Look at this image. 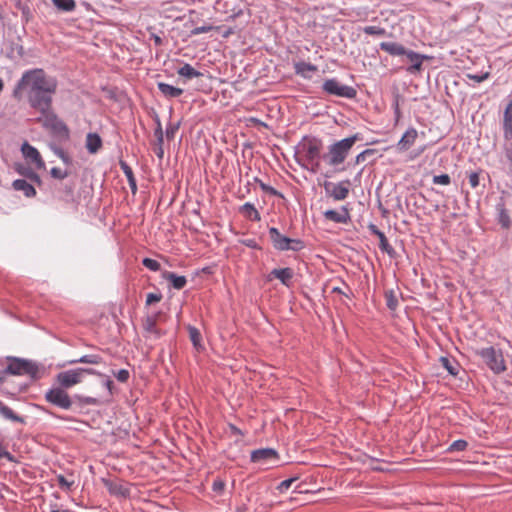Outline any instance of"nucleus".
Listing matches in <instances>:
<instances>
[{
	"label": "nucleus",
	"mask_w": 512,
	"mask_h": 512,
	"mask_svg": "<svg viewBox=\"0 0 512 512\" xmlns=\"http://www.w3.org/2000/svg\"><path fill=\"white\" fill-rule=\"evenodd\" d=\"M57 87L58 81L55 77L48 76L41 68H34L22 74L13 95L16 97L19 91L25 92L30 107L38 112H44L52 107Z\"/></svg>",
	"instance_id": "obj_1"
},
{
	"label": "nucleus",
	"mask_w": 512,
	"mask_h": 512,
	"mask_svg": "<svg viewBox=\"0 0 512 512\" xmlns=\"http://www.w3.org/2000/svg\"><path fill=\"white\" fill-rule=\"evenodd\" d=\"M357 140H359V134H354L331 144L328 148V152L322 155V159L329 166L336 167L342 164Z\"/></svg>",
	"instance_id": "obj_2"
},
{
	"label": "nucleus",
	"mask_w": 512,
	"mask_h": 512,
	"mask_svg": "<svg viewBox=\"0 0 512 512\" xmlns=\"http://www.w3.org/2000/svg\"><path fill=\"white\" fill-rule=\"evenodd\" d=\"M39 113L41 114V116L38 118V121L42 124V126L45 129L49 130L53 136L64 140H67L69 138L70 132L68 126L52 110V107L48 108L47 111Z\"/></svg>",
	"instance_id": "obj_3"
},
{
	"label": "nucleus",
	"mask_w": 512,
	"mask_h": 512,
	"mask_svg": "<svg viewBox=\"0 0 512 512\" xmlns=\"http://www.w3.org/2000/svg\"><path fill=\"white\" fill-rule=\"evenodd\" d=\"M475 354L485 362L494 374H501L506 370V364L501 349L489 346L477 349Z\"/></svg>",
	"instance_id": "obj_4"
},
{
	"label": "nucleus",
	"mask_w": 512,
	"mask_h": 512,
	"mask_svg": "<svg viewBox=\"0 0 512 512\" xmlns=\"http://www.w3.org/2000/svg\"><path fill=\"white\" fill-rule=\"evenodd\" d=\"M270 241L274 249L278 251H301L305 244L301 239L290 238L280 233L276 227L268 229Z\"/></svg>",
	"instance_id": "obj_5"
},
{
	"label": "nucleus",
	"mask_w": 512,
	"mask_h": 512,
	"mask_svg": "<svg viewBox=\"0 0 512 512\" xmlns=\"http://www.w3.org/2000/svg\"><path fill=\"white\" fill-rule=\"evenodd\" d=\"M298 156L296 161L301 162L312 161L316 158H322V141L316 137H303L302 141L298 145Z\"/></svg>",
	"instance_id": "obj_6"
},
{
	"label": "nucleus",
	"mask_w": 512,
	"mask_h": 512,
	"mask_svg": "<svg viewBox=\"0 0 512 512\" xmlns=\"http://www.w3.org/2000/svg\"><path fill=\"white\" fill-rule=\"evenodd\" d=\"M8 360L7 371L10 375H28L33 379L39 377V365L35 361L17 357H8Z\"/></svg>",
	"instance_id": "obj_7"
},
{
	"label": "nucleus",
	"mask_w": 512,
	"mask_h": 512,
	"mask_svg": "<svg viewBox=\"0 0 512 512\" xmlns=\"http://www.w3.org/2000/svg\"><path fill=\"white\" fill-rule=\"evenodd\" d=\"M322 89L325 93L346 99H353L357 91L352 86L342 84L336 78H330L324 81Z\"/></svg>",
	"instance_id": "obj_8"
},
{
	"label": "nucleus",
	"mask_w": 512,
	"mask_h": 512,
	"mask_svg": "<svg viewBox=\"0 0 512 512\" xmlns=\"http://www.w3.org/2000/svg\"><path fill=\"white\" fill-rule=\"evenodd\" d=\"M45 400L61 409L69 410L72 407V400L69 394L62 387L51 388L45 393Z\"/></svg>",
	"instance_id": "obj_9"
},
{
	"label": "nucleus",
	"mask_w": 512,
	"mask_h": 512,
	"mask_svg": "<svg viewBox=\"0 0 512 512\" xmlns=\"http://www.w3.org/2000/svg\"><path fill=\"white\" fill-rule=\"evenodd\" d=\"M351 182L349 179L332 183L325 181L323 187L328 196L332 197L335 201H342L348 197Z\"/></svg>",
	"instance_id": "obj_10"
},
{
	"label": "nucleus",
	"mask_w": 512,
	"mask_h": 512,
	"mask_svg": "<svg viewBox=\"0 0 512 512\" xmlns=\"http://www.w3.org/2000/svg\"><path fill=\"white\" fill-rule=\"evenodd\" d=\"M21 153L24 159L35 166L36 169L42 170L46 168V164L39 153L38 149L34 146L30 145L27 141H25L21 145Z\"/></svg>",
	"instance_id": "obj_11"
},
{
	"label": "nucleus",
	"mask_w": 512,
	"mask_h": 512,
	"mask_svg": "<svg viewBox=\"0 0 512 512\" xmlns=\"http://www.w3.org/2000/svg\"><path fill=\"white\" fill-rule=\"evenodd\" d=\"M250 460L263 465L276 463L279 460V454L273 448H261L251 452Z\"/></svg>",
	"instance_id": "obj_12"
},
{
	"label": "nucleus",
	"mask_w": 512,
	"mask_h": 512,
	"mask_svg": "<svg viewBox=\"0 0 512 512\" xmlns=\"http://www.w3.org/2000/svg\"><path fill=\"white\" fill-rule=\"evenodd\" d=\"M83 370L81 368L70 369L57 374V381L60 387L66 389L81 382Z\"/></svg>",
	"instance_id": "obj_13"
},
{
	"label": "nucleus",
	"mask_w": 512,
	"mask_h": 512,
	"mask_svg": "<svg viewBox=\"0 0 512 512\" xmlns=\"http://www.w3.org/2000/svg\"><path fill=\"white\" fill-rule=\"evenodd\" d=\"M269 276L278 279L284 286L291 287L294 271L290 267L275 268L270 272Z\"/></svg>",
	"instance_id": "obj_14"
},
{
	"label": "nucleus",
	"mask_w": 512,
	"mask_h": 512,
	"mask_svg": "<svg viewBox=\"0 0 512 512\" xmlns=\"http://www.w3.org/2000/svg\"><path fill=\"white\" fill-rule=\"evenodd\" d=\"M104 486L107 488L110 494L128 497L130 495V489L120 481H112L103 479Z\"/></svg>",
	"instance_id": "obj_15"
},
{
	"label": "nucleus",
	"mask_w": 512,
	"mask_h": 512,
	"mask_svg": "<svg viewBox=\"0 0 512 512\" xmlns=\"http://www.w3.org/2000/svg\"><path fill=\"white\" fill-rule=\"evenodd\" d=\"M418 136V132L414 127L408 128L401 139L397 143V148L400 151H405L409 149L415 142Z\"/></svg>",
	"instance_id": "obj_16"
},
{
	"label": "nucleus",
	"mask_w": 512,
	"mask_h": 512,
	"mask_svg": "<svg viewBox=\"0 0 512 512\" xmlns=\"http://www.w3.org/2000/svg\"><path fill=\"white\" fill-rule=\"evenodd\" d=\"M407 59L411 62V66L407 68V71L410 73H415L417 71H420L422 67V63L424 59H427L426 55L419 54L412 50H406V53L404 54Z\"/></svg>",
	"instance_id": "obj_17"
},
{
	"label": "nucleus",
	"mask_w": 512,
	"mask_h": 512,
	"mask_svg": "<svg viewBox=\"0 0 512 512\" xmlns=\"http://www.w3.org/2000/svg\"><path fill=\"white\" fill-rule=\"evenodd\" d=\"M324 217L330 221L341 224H346L350 219L349 212L345 207L342 208L341 212L333 209L326 210L324 212Z\"/></svg>",
	"instance_id": "obj_18"
},
{
	"label": "nucleus",
	"mask_w": 512,
	"mask_h": 512,
	"mask_svg": "<svg viewBox=\"0 0 512 512\" xmlns=\"http://www.w3.org/2000/svg\"><path fill=\"white\" fill-rule=\"evenodd\" d=\"M239 212L243 217L250 221L258 222L261 220L260 213L253 203L246 202L239 207Z\"/></svg>",
	"instance_id": "obj_19"
},
{
	"label": "nucleus",
	"mask_w": 512,
	"mask_h": 512,
	"mask_svg": "<svg viewBox=\"0 0 512 512\" xmlns=\"http://www.w3.org/2000/svg\"><path fill=\"white\" fill-rule=\"evenodd\" d=\"M85 147L90 154L97 153L102 147V139L97 133L90 132L86 136Z\"/></svg>",
	"instance_id": "obj_20"
},
{
	"label": "nucleus",
	"mask_w": 512,
	"mask_h": 512,
	"mask_svg": "<svg viewBox=\"0 0 512 512\" xmlns=\"http://www.w3.org/2000/svg\"><path fill=\"white\" fill-rule=\"evenodd\" d=\"M317 66L305 61H301L295 64V72L297 75L305 79H310L312 74L317 71Z\"/></svg>",
	"instance_id": "obj_21"
},
{
	"label": "nucleus",
	"mask_w": 512,
	"mask_h": 512,
	"mask_svg": "<svg viewBox=\"0 0 512 512\" xmlns=\"http://www.w3.org/2000/svg\"><path fill=\"white\" fill-rule=\"evenodd\" d=\"M380 49L387 52L391 56H401L406 53V48L397 42H381Z\"/></svg>",
	"instance_id": "obj_22"
},
{
	"label": "nucleus",
	"mask_w": 512,
	"mask_h": 512,
	"mask_svg": "<svg viewBox=\"0 0 512 512\" xmlns=\"http://www.w3.org/2000/svg\"><path fill=\"white\" fill-rule=\"evenodd\" d=\"M119 166H120V169L122 170V172L124 173V175L127 178L128 185L130 187L131 192L133 194H136V192H137V182H136V178L134 176L132 168L130 167V165L127 162H125L123 160L119 161Z\"/></svg>",
	"instance_id": "obj_23"
},
{
	"label": "nucleus",
	"mask_w": 512,
	"mask_h": 512,
	"mask_svg": "<svg viewBox=\"0 0 512 512\" xmlns=\"http://www.w3.org/2000/svg\"><path fill=\"white\" fill-rule=\"evenodd\" d=\"M503 132L505 139L512 137V100L508 103L504 111Z\"/></svg>",
	"instance_id": "obj_24"
},
{
	"label": "nucleus",
	"mask_w": 512,
	"mask_h": 512,
	"mask_svg": "<svg viewBox=\"0 0 512 512\" xmlns=\"http://www.w3.org/2000/svg\"><path fill=\"white\" fill-rule=\"evenodd\" d=\"M143 329L146 334L158 339L162 336V332L157 328L156 316H147L143 322Z\"/></svg>",
	"instance_id": "obj_25"
},
{
	"label": "nucleus",
	"mask_w": 512,
	"mask_h": 512,
	"mask_svg": "<svg viewBox=\"0 0 512 512\" xmlns=\"http://www.w3.org/2000/svg\"><path fill=\"white\" fill-rule=\"evenodd\" d=\"M12 187L16 191H21L26 197H34L36 195L35 188L25 179H16L12 183Z\"/></svg>",
	"instance_id": "obj_26"
},
{
	"label": "nucleus",
	"mask_w": 512,
	"mask_h": 512,
	"mask_svg": "<svg viewBox=\"0 0 512 512\" xmlns=\"http://www.w3.org/2000/svg\"><path fill=\"white\" fill-rule=\"evenodd\" d=\"M163 278L171 283V286L176 290L183 289L187 284V279L185 276L177 275L174 272L166 271L163 274Z\"/></svg>",
	"instance_id": "obj_27"
},
{
	"label": "nucleus",
	"mask_w": 512,
	"mask_h": 512,
	"mask_svg": "<svg viewBox=\"0 0 512 512\" xmlns=\"http://www.w3.org/2000/svg\"><path fill=\"white\" fill-rule=\"evenodd\" d=\"M157 87L159 91L167 98H177L183 94V89L174 87L168 83L159 82Z\"/></svg>",
	"instance_id": "obj_28"
},
{
	"label": "nucleus",
	"mask_w": 512,
	"mask_h": 512,
	"mask_svg": "<svg viewBox=\"0 0 512 512\" xmlns=\"http://www.w3.org/2000/svg\"><path fill=\"white\" fill-rule=\"evenodd\" d=\"M15 171L20 174L21 176H24L25 178H27L28 180L34 182V183H37V184H41V179H40V176L34 172L30 167H27L23 164H16L15 165Z\"/></svg>",
	"instance_id": "obj_29"
},
{
	"label": "nucleus",
	"mask_w": 512,
	"mask_h": 512,
	"mask_svg": "<svg viewBox=\"0 0 512 512\" xmlns=\"http://www.w3.org/2000/svg\"><path fill=\"white\" fill-rule=\"evenodd\" d=\"M0 415L10 421L17 422V423H25V420L23 417L17 415L9 406H7L5 403L0 401Z\"/></svg>",
	"instance_id": "obj_30"
},
{
	"label": "nucleus",
	"mask_w": 512,
	"mask_h": 512,
	"mask_svg": "<svg viewBox=\"0 0 512 512\" xmlns=\"http://www.w3.org/2000/svg\"><path fill=\"white\" fill-rule=\"evenodd\" d=\"M187 329H188L189 338H190V341L192 342L193 347L197 351L202 350L203 349V345L201 343L202 336H201L199 329L196 328L195 326H191V325H189Z\"/></svg>",
	"instance_id": "obj_31"
},
{
	"label": "nucleus",
	"mask_w": 512,
	"mask_h": 512,
	"mask_svg": "<svg viewBox=\"0 0 512 512\" xmlns=\"http://www.w3.org/2000/svg\"><path fill=\"white\" fill-rule=\"evenodd\" d=\"M102 362V357L97 354H87L83 355L78 359L69 360L67 363L69 365L77 364V363H86V364H100Z\"/></svg>",
	"instance_id": "obj_32"
},
{
	"label": "nucleus",
	"mask_w": 512,
	"mask_h": 512,
	"mask_svg": "<svg viewBox=\"0 0 512 512\" xmlns=\"http://www.w3.org/2000/svg\"><path fill=\"white\" fill-rule=\"evenodd\" d=\"M177 73L186 79H193L202 75L201 72L196 70L192 65L185 63L182 67H180Z\"/></svg>",
	"instance_id": "obj_33"
},
{
	"label": "nucleus",
	"mask_w": 512,
	"mask_h": 512,
	"mask_svg": "<svg viewBox=\"0 0 512 512\" xmlns=\"http://www.w3.org/2000/svg\"><path fill=\"white\" fill-rule=\"evenodd\" d=\"M52 3L61 12H72L76 8L74 0H52Z\"/></svg>",
	"instance_id": "obj_34"
},
{
	"label": "nucleus",
	"mask_w": 512,
	"mask_h": 512,
	"mask_svg": "<svg viewBox=\"0 0 512 512\" xmlns=\"http://www.w3.org/2000/svg\"><path fill=\"white\" fill-rule=\"evenodd\" d=\"M440 362L450 375L456 376L458 374L459 364L455 360L447 357H441Z\"/></svg>",
	"instance_id": "obj_35"
},
{
	"label": "nucleus",
	"mask_w": 512,
	"mask_h": 512,
	"mask_svg": "<svg viewBox=\"0 0 512 512\" xmlns=\"http://www.w3.org/2000/svg\"><path fill=\"white\" fill-rule=\"evenodd\" d=\"M498 220L502 227L508 228L511 224V220L504 204L497 205Z\"/></svg>",
	"instance_id": "obj_36"
},
{
	"label": "nucleus",
	"mask_w": 512,
	"mask_h": 512,
	"mask_svg": "<svg viewBox=\"0 0 512 512\" xmlns=\"http://www.w3.org/2000/svg\"><path fill=\"white\" fill-rule=\"evenodd\" d=\"M51 150L53 151V153L57 157H59L62 160V162L65 165H71L72 164V158L61 147L53 145V146H51Z\"/></svg>",
	"instance_id": "obj_37"
},
{
	"label": "nucleus",
	"mask_w": 512,
	"mask_h": 512,
	"mask_svg": "<svg viewBox=\"0 0 512 512\" xmlns=\"http://www.w3.org/2000/svg\"><path fill=\"white\" fill-rule=\"evenodd\" d=\"M468 447V442L463 439H458L452 442L449 447L447 448V452L453 453V452H461L465 451Z\"/></svg>",
	"instance_id": "obj_38"
},
{
	"label": "nucleus",
	"mask_w": 512,
	"mask_h": 512,
	"mask_svg": "<svg viewBox=\"0 0 512 512\" xmlns=\"http://www.w3.org/2000/svg\"><path fill=\"white\" fill-rule=\"evenodd\" d=\"M298 164L302 168H304L312 173H316L320 169V158H316L315 160L306 161V162H301V160H298Z\"/></svg>",
	"instance_id": "obj_39"
},
{
	"label": "nucleus",
	"mask_w": 512,
	"mask_h": 512,
	"mask_svg": "<svg viewBox=\"0 0 512 512\" xmlns=\"http://www.w3.org/2000/svg\"><path fill=\"white\" fill-rule=\"evenodd\" d=\"M379 249L382 252L387 253L391 257H393L395 254L394 248L389 244L388 239L385 235L379 238Z\"/></svg>",
	"instance_id": "obj_40"
},
{
	"label": "nucleus",
	"mask_w": 512,
	"mask_h": 512,
	"mask_svg": "<svg viewBox=\"0 0 512 512\" xmlns=\"http://www.w3.org/2000/svg\"><path fill=\"white\" fill-rule=\"evenodd\" d=\"M56 480H57V483L58 485L60 486V488L66 492H69L71 491L73 485H74V481H69L65 476H63L62 474H59L56 476Z\"/></svg>",
	"instance_id": "obj_41"
},
{
	"label": "nucleus",
	"mask_w": 512,
	"mask_h": 512,
	"mask_svg": "<svg viewBox=\"0 0 512 512\" xmlns=\"http://www.w3.org/2000/svg\"><path fill=\"white\" fill-rule=\"evenodd\" d=\"M386 305L390 310H395L398 306V299L393 290L385 292Z\"/></svg>",
	"instance_id": "obj_42"
},
{
	"label": "nucleus",
	"mask_w": 512,
	"mask_h": 512,
	"mask_svg": "<svg viewBox=\"0 0 512 512\" xmlns=\"http://www.w3.org/2000/svg\"><path fill=\"white\" fill-rule=\"evenodd\" d=\"M363 32L367 35L383 36L386 34V30L380 26H365Z\"/></svg>",
	"instance_id": "obj_43"
},
{
	"label": "nucleus",
	"mask_w": 512,
	"mask_h": 512,
	"mask_svg": "<svg viewBox=\"0 0 512 512\" xmlns=\"http://www.w3.org/2000/svg\"><path fill=\"white\" fill-rule=\"evenodd\" d=\"M254 181L256 183L259 184L260 188L262 191L270 194V195H273V196H279L281 195L275 188H273L272 186L268 185V184H265L262 180H260L258 177H255L254 178Z\"/></svg>",
	"instance_id": "obj_44"
},
{
	"label": "nucleus",
	"mask_w": 512,
	"mask_h": 512,
	"mask_svg": "<svg viewBox=\"0 0 512 512\" xmlns=\"http://www.w3.org/2000/svg\"><path fill=\"white\" fill-rule=\"evenodd\" d=\"M180 127V122L172 123L169 122L166 126L165 135L168 140H172L175 137L176 132L178 131Z\"/></svg>",
	"instance_id": "obj_45"
},
{
	"label": "nucleus",
	"mask_w": 512,
	"mask_h": 512,
	"mask_svg": "<svg viewBox=\"0 0 512 512\" xmlns=\"http://www.w3.org/2000/svg\"><path fill=\"white\" fill-rule=\"evenodd\" d=\"M142 264L147 269H149L150 271H153V272L159 271L160 267H161L160 263L157 260L152 259V258H144L142 260Z\"/></svg>",
	"instance_id": "obj_46"
},
{
	"label": "nucleus",
	"mask_w": 512,
	"mask_h": 512,
	"mask_svg": "<svg viewBox=\"0 0 512 512\" xmlns=\"http://www.w3.org/2000/svg\"><path fill=\"white\" fill-rule=\"evenodd\" d=\"M375 152H376L375 149H370V148L363 150L355 157V164L358 165V164L363 163L367 159L368 156L374 155Z\"/></svg>",
	"instance_id": "obj_47"
},
{
	"label": "nucleus",
	"mask_w": 512,
	"mask_h": 512,
	"mask_svg": "<svg viewBox=\"0 0 512 512\" xmlns=\"http://www.w3.org/2000/svg\"><path fill=\"white\" fill-rule=\"evenodd\" d=\"M432 182L436 185H449L451 183V178L448 174L434 175Z\"/></svg>",
	"instance_id": "obj_48"
},
{
	"label": "nucleus",
	"mask_w": 512,
	"mask_h": 512,
	"mask_svg": "<svg viewBox=\"0 0 512 512\" xmlns=\"http://www.w3.org/2000/svg\"><path fill=\"white\" fill-rule=\"evenodd\" d=\"M297 478L296 477H292V478H289V479H286V480H283L281 481L278 486H277V490L280 492V493H284L286 492L292 485V483L294 481H296Z\"/></svg>",
	"instance_id": "obj_49"
},
{
	"label": "nucleus",
	"mask_w": 512,
	"mask_h": 512,
	"mask_svg": "<svg viewBox=\"0 0 512 512\" xmlns=\"http://www.w3.org/2000/svg\"><path fill=\"white\" fill-rule=\"evenodd\" d=\"M468 178H469V184L470 186L475 189L479 186V183H480V172L478 171H473V172H470L468 174Z\"/></svg>",
	"instance_id": "obj_50"
},
{
	"label": "nucleus",
	"mask_w": 512,
	"mask_h": 512,
	"mask_svg": "<svg viewBox=\"0 0 512 512\" xmlns=\"http://www.w3.org/2000/svg\"><path fill=\"white\" fill-rule=\"evenodd\" d=\"M50 174L53 178L55 179H59V180H62V179H65L66 177H68L69 173L67 171H64V170H61L60 168L58 167H53L51 170H50Z\"/></svg>",
	"instance_id": "obj_51"
},
{
	"label": "nucleus",
	"mask_w": 512,
	"mask_h": 512,
	"mask_svg": "<svg viewBox=\"0 0 512 512\" xmlns=\"http://www.w3.org/2000/svg\"><path fill=\"white\" fill-rule=\"evenodd\" d=\"M213 29H214V27L212 25L197 26L191 30V35H193V36L200 35L203 33L210 32Z\"/></svg>",
	"instance_id": "obj_52"
},
{
	"label": "nucleus",
	"mask_w": 512,
	"mask_h": 512,
	"mask_svg": "<svg viewBox=\"0 0 512 512\" xmlns=\"http://www.w3.org/2000/svg\"><path fill=\"white\" fill-rule=\"evenodd\" d=\"M114 376L119 382L125 383L128 381L130 373L127 369H120L118 372L114 373Z\"/></svg>",
	"instance_id": "obj_53"
},
{
	"label": "nucleus",
	"mask_w": 512,
	"mask_h": 512,
	"mask_svg": "<svg viewBox=\"0 0 512 512\" xmlns=\"http://www.w3.org/2000/svg\"><path fill=\"white\" fill-rule=\"evenodd\" d=\"M75 398H77L82 404H85V405H97L98 404V400L93 397L75 395Z\"/></svg>",
	"instance_id": "obj_54"
},
{
	"label": "nucleus",
	"mask_w": 512,
	"mask_h": 512,
	"mask_svg": "<svg viewBox=\"0 0 512 512\" xmlns=\"http://www.w3.org/2000/svg\"><path fill=\"white\" fill-rule=\"evenodd\" d=\"M162 299V295L160 293H149L146 297V305H151L153 303L159 302Z\"/></svg>",
	"instance_id": "obj_55"
},
{
	"label": "nucleus",
	"mask_w": 512,
	"mask_h": 512,
	"mask_svg": "<svg viewBox=\"0 0 512 512\" xmlns=\"http://www.w3.org/2000/svg\"><path fill=\"white\" fill-rule=\"evenodd\" d=\"M489 77V73H482V74H468V78L471 80H474L477 83H481L485 81Z\"/></svg>",
	"instance_id": "obj_56"
},
{
	"label": "nucleus",
	"mask_w": 512,
	"mask_h": 512,
	"mask_svg": "<svg viewBox=\"0 0 512 512\" xmlns=\"http://www.w3.org/2000/svg\"><path fill=\"white\" fill-rule=\"evenodd\" d=\"M155 136L157 138V143L163 144L164 135L159 119H157V128L155 129Z\"/></svg>",
	"instance_id": "obj_57"
},
{
	"label": "nucleus",
	"mask_w": 512,
	"mask_h": 512,
	"mask_svg": "<svg viewBox=\"0 0 512 512\" xmlns=\"http://www.w3.org/2000/svg\"><path fill=\"white\" fill-rule=\"evenodd\" d=\"M0 458L7 459L8 461H13V455L6 450V448L0 443Z\"/></svg>",
	"instance_id": "obj_58"
},
{
	"label": "nucleus",
	"mask_w": 512,
	"mask_h": 512,
	"mask_svg": "<svg viewBox=\"0 0 512 512\" xmlns=\"http://www.w3.org/2000/svg\"><path fill=\"white\" fill-rule=\"evenodd\" d=\"M242 243L246 246V247H249V248H252V249H259V245L257 243V241L255 239H245L242 241Z\"/></svg>",
	"instance_id": "obj_59"
},
{
	"label": "nucleus",
	"mask_w": 512,
	"mask_h": 512,
	"mask_svg": "<svg viewBox=\"0 0 512 512\" xmlns=\"http://www.w3.org/2000/svg\"><path fill=\"white\" fill-rule=\"evenodd\" d=\"M103 384L105 388L109 391V393L112 394L113 381L109 377H107Z\"/></svg>",
	"instance_id": "obj_60"
},
{
	"label": "nucleus",
	"mask_w": 512,
	"mask_h": 512,
	"mask_svg": "<svg viewBox=\"0 0 512 512\" xmlns=\"http://www.w3.org/2000/svg\"><path fill=\"white\" fill-rule=\"evenodd\" d=\"M7 375H9V372L7 371V367L0 369V384L5 381Z\"/></svg>",
	"instance_id": "obj_61"
},
{
	"label": "nucleus",
	"mask_w": 512,
	"mask_h": 512,
	"mask_svg": "<svg viewBox=\"0 0 512 512\" xmlns=\"http://www.w3.org/2000/svg\"><path fill=\"white\" fill-rule=\"evenodd\" d=\"M81 370H83V374L87 373L89 375L101 376V373H99L98 371H96L95 369H92V368H81Z\"/></svg>",
	"instance_id": "obj_62"
},
{
	"label": "nucleus",
	"mask_w": 512,
	"mask_h": 512,
	"mask_svg": "<svg viewBox=\"0 0 512 512\" xmlns=\"http://www.w3.org/2000/svg\"><path fill=\"white\" fill-rule=\"evenodd\" d=\"M155 153H156V156H157L159 159H162V158H163V156H164V150H163L162 144H158L157 149H155Z\"/></svg>",
	"instance_id": "obj_63"
},
{
	"label": "nucleus",
	"mask_w": 512,
	"mask_h": 512,
	"mask_svg": "<svg viewBox=\"0 0 512 512\" xmlns=\"http://www.w3.org/2000/svg\"><path fill=\"white\" fill-rule=\"evenodd\" d=\"M151 38L153 39V41H154L155 45H157V46L162 45V42H163V41H162V38H161L159 35H157V34H152V35H151Z\"/></svg>",
	"instance_id": "obj_64"
}]
</instances>
